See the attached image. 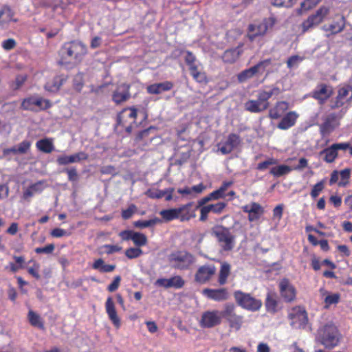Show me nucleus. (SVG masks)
I'll return each mask as SVG.
<instances>
[{
    "label": "nucleus",
    "mask_w": 352,
    "mask_h": 352,
    "mask_svg": "<svg viewBox=\"0 0 352 352\" xmlns=\"http://www.w3.org/2000/svg\"><path fill=\"white\" fill-rule=\"evenodd\" d=\"M278 300L277 294L275 292L270 291L266 294L265 307L267 312L274 314L278 309Z\"/></svg>",
    "instance_id": "30"
},
{
    "label": "nucleus",
    "mask_w": 352,
    "mask_h": 352,
    "mask_svg": "<svg viewBox=\"0 0 352 352\" xmlns=\"http://www.w3.org/2000/svg\"><path fill=\"white\" fill-rule=\"evenodd\" d=\"M340 296L339 294H333L327 295L324 298L325 307H329L331 305L337 304L340 300Z\"/></svg>",
    "instance_id": "57"
},
{
    "label": "nucleus",
    "mask_w": 352,
    "mask_h": 352,
    "mask_svg": "<svg viewBox=\"0 0 352 352\" xmlns=\"http://www.w3.org/2000/svg\"><path fill=\"white\" fill-rule=\"evenodd\" d=\"M278 289L280 295L285 302H292L296 299V289L288 278H284L280 280Z\"/></svg>",
    "instance_id": "12"
},
{
    "label": "nucleus",
    "mask_w": 352,
    "mask_h": 352,
    "mask_svg": "<svg viewBox=\"0 0 352 352\" xmlns=\"http://www.w3.org/2000/svg\"><path fill=\"white\" fill-rule=\"evenodd\" d=\"M221 248L224 251H231L235 245V236L230 232V228L221 224L214 225L210 230Z\"/></svg>",
    "instance_id": "4"
},
{
    "label": "nucleus",
    "mask_w": 352,
    "mask_h": 352,
    "mask_svg": "<svg viewBox=\"0 0 352 352\" xmlns=\"http://www.w3.org/2000/svg\"><path fill=\"white\" fill-rule=\"evenodd\" d=\"M31 146V142L28 140H23L19 143L17 147L18 154H25L30 150Z\"/></svg>",
    "instance_id": "58"
},
{
    "label": "nucleus",
    "mask_w": 352,
    "mask_h": 352,
    "mask_svg": "<svg viewBox=\"0 0 352 352\" xmlns=\"http://www.w3.org/2000/svg\"><path fill=\"white\" fill-rule=\"evenodd\" d=\"M244 107L246 111L251 113H260L267 109V104H263L258 99L248 100Z\"/></svg>",
    "instance_id": "38"
},
{
    "label": "nucleus",
    "mask_w": 352,
    "mask_h": 352,
    "mask_svg": "<svg viewBox=\"0 0 352 352\" xmlns=\"http://www.w3.org/2000/svg\"><path fill=\"white\" fill-rule=\"evenodd\" d=\"M173 188H166L165 190H160L157 188H150L145 192L146 195L151 199H161L165 197L166 201L173 199Z\"/></svg>",
    "instance_id": "28"
},
{
    "label": "nucleus",
    "mask_w": 352,
    "mask_h": 352,
    "mask_svg": "<svg viewBox=\"0 0 352 352\" xmlns=\"http://www.w3.org/2000/svg\"><path fill=\"white\" fill-rule=\"evenodd\" d=\"M143 254L140 248H129L125 251V256L129 259H133L140 257Z\"/></svg>",
    "instance_id": "53"
},
{
    "label": "nucleus",
    "mask_w": 352,
    "mask_h": 352,
    "mask_svg": "<svg viewBox=\"0 0 352 352\" xmlns=\"http://www.w3.org/2000/svg\"><path fill=\"white\" fill-rule=\"evenodd\" d=\"M333 88L324 83L319 84L311 93V97L318 100L320 104H323L332 96Z\"/></svg>",
    "instance_id": "19"
},
{
    "label": "nucleus",
    "mask_w": 352,
    "mask_h": 352,
    "mask_svg": "<svg viewBox=\"0 0 352 352\" xmlns=\"http://www.w3.org/2000/svg\"><path fill=\"white\" fill-rule=\"evenodd\" d=\"M217 268L214 264H205L199 266L195 274V281L204 285L210 282L216 274Z\"/></svg>",
    "instance_id": "11"
},
{
    "label": "nucleus",
    "mask_w": 352,
    "mask_h": 352,
    "mask_svg": "<svg viewBox=\"0 0 352 352\" xmlns=\"http://www.w3.org/2000/svg\"><path fill=\"white\" fill-rule=\"evenodd\" d=\"M271 63V59H265L258 62L256 65L249 69H245L238 75L239 82H244L246 80L252 78L258 73L263 74L267 66Z\"/></svg>",
    "instance_id": "14"
},
{
    "label": "nucleus",
    "mask_w": 352,
    "mask_h": 352,
    "mask_svg": "<svg viewBox=\"0 0 352 352\" xmlns=\"http://www.w3.org/2000/svg\"><path fill=\"white\" fill-rule=\"evenodd\" d=\"M40 265L36 262H34L33 265L28 268V272L36 280L41 278V276L38 274Z\"/></svg>",
    "instance_id": "62"
},
{
    "label": "nucleus",
    "mask_w": 352,
    "mask_h": 352,
    "mask_svg": "<svg viewBox=\"0 0 352 352\" xmlns=\"http://www.w3.org/2000/svg\"><path fill=\"white\" fill-rule=\"evenodd\" d=\"M329 12V8L325 6H322L318 9L314 14H311L302 23V32L305 33L321 23L324 17L328 14Z\"/></svg>",
    "instance_id": "9"
},
{
    "label": "nucleus",
    "mask_w": 352,
    "mask_h": 352,
    "mask_svg": "<svg viewBox=\"0 0 352 352\" xmlns=\"http://www.w3.org/2000/svg\"><path fill=\"white\" fill-rule=\"evenodd\" d=\"M340 176V181L338 182L339 186H346L349 182L351 177V169L349 168H344L339 173Z\"/></svg>",
    "instance_id": "49"
},
{
    "label": "nucleus",
    "mask_w": 352,
    "mask_h": 352,
    "mask_svg": "<svg viewBox=\"0 0 352 352\" xmlns=\"http://www.w3.org/2000/svg\"><path fill=\"white\" fill-rule=\"evenodd\" d=\"M92 268L102 273L111 272L116 269L115 265L105 264L102 258H98L94 261Z\"/></svg>",
    "instance_id": "41"
},
{
    "label": "nucleus",
    "mask_w": 352,
    "mask_h": 352,
    "mask_svg": "<svg viewBox=\"0 0 352 352\" xmlns=\"http://www.w3.org/2000/svg\"><path fill=\"white\" fill-rule=\"evenodd\" d=\"M184 60L186 65L188 66V69L192 68V67H195L197 65L196 64L197 58L196 56L192 54V52L190 51L186 52V56L184 57Z\"/></svg>",
    "instance_id": "54"
},
{
    "label": "nucleus",
    "mask_w": 352,
    "mask_h": 352,
    "mask_svg": "<svg viewBox=\"0 0 352 352\" xmlns=\"http://www.w3.org/2000/svg\"><path fill=\"white\" fill-rule=\"evenodd\" d=\"M28 319L30 324L34 327L40 329H44V322L41 317L32 310H30L28 314Z\"/></svg>",
    "instance_id": "42"
},
{
    "label": "nucleus",
    "mask_w": 352,
    "mask_h": 352,
    "mask_svg": "<svg viewBox=\"0 0 352 352\" xmlns=\"http://www.w3.org/2000/svg\"><path fill=\"white\" fill-rule=\"evenodd\" d=\"M242 210L248 214V220L250 222L258 220L264 213L263 208L256 202H252L250 205L243 206Z\"/></svg>",
    "instance_id": "23"
},
{
    "label": "nucleus",
    "mask_w": 352,
    "mask_h": 352,
    "mask_svg": "<svg viewBox=\"0 0 352 352\" xmlns=\"http://www.w3.org/2000/svg\"><path fill=\"white\" fill-rule=\"evenodd\" d=\"M280 93V90L278 87H273L269 91L261 90L258 93V100L263 104H267V108L268 109L270 103L268 100L273 95H278Z\"/></svg>",
    "instance_id": "36"
},
{
    "label": "nucleus",
    "mask_w": 352,
    "mask_h": 352,
    "mask_svg": "<svg viewBox=\"0 0 352 352\" xmlns=\"http://www.w3.org/2000/svg\"><path fill=\"white\" fill-rule=\"evenodd\" d=\"M272 19H265L258 24H250L248 28V38L250 41H254L257 37L263 36L269 28L268 21Z\"/></svg>",
    "instance_id": "17"
},
{
    "label": "nucleus",
    "mask_w": 352,
    "mask_h": 352,
    "mask_svg": "<svg viewBox=\"0 0 352 352\" xmlns=\"http://www.w3.org/2000/svg\"><path fill=\"white\" fill-rule=\"evenodd\" d=\"M231 274V266L227 262H223L218 274L217 282L219 285H225L228 283V278Z\"/></svg>",
    "instance_id": "37"
},
{
    "label": "nucleus",
    "mask_w": 352,
    "mask_h": 352,
    "mask_svg": "<svg viewBox=\"0 0 352 352\" xmlns=\"http://www.w3.org/2000/svg\"><path fill=\"white\" fill-rule=\"evenodd\" d=\"M226 207L225 202H218L217 204H208L200 208L199 221L205 222L208 220V214L212 212L214 214H219Z\"/></svg>",
    "instance_id": "21"
},
{
    "label": "nucleus",
    "mask_w": 352,
    "mask_h": 352,
    "mask_svg": "<svg viewBox=\"0 0 352 352\" xmlns=\"http://www.w3.org/2000/svg\"><path fill=\"white\" fill-rule=\"evenodd\" d=\"M324 184L325 182L322 179L314 185L310 192V195L313 199H316L318 197L320 193L324 190Z\"/></svg>",
    "instance_id": "52"
},
{
    "label": "nucleus",
    "mask_w": 352,
    "mask_h": 352,
    "mask_svg": "<svg viewBox=\"0 0 352 352\" xmlns=\"http://www.w3.org/2000/svg\"><path fill=\"white\" fill-rule=\"evenodd\" d=\"M304 60V57L298 55H293L290 56L287 60V66L289 69L297 66L300 62Z\"/></svg>",
    "instance_id": "56"
},
{
    "label": "nucleus",
    "mask_w": 352,
    "mask_h": 352,
    "mask_svg": "<svg viewBox=\"0 0 352 352\" xmlns=\"http://www.w3.org/2000/svg\"><path fill=\"white\" fill-rule=\"evenodd\" d=\"M288 318L291 321L290 325L296 329L305 328L309 320L307 312L302 306L292 308L288 314Z\"/></svg>",
    "instance_id": "7"
},
{
    "label": "nucleus",
    "mask_w": 352,
    "mask_h": 352,
    "mask_svg": "<svg viewBox=\"0 0 352 352\" xmlns=\"http://www.w3.org/2000/svg\"><path fill=\"white\" fill-rule=\"evenodd\" d=\"M185 281L180 276H175L170 278H158L155 285L160 287H163L164 288H171L173 287L175 289H180L184 286Z\"/></svg>",
    "instance_id": "24"
},
{
    "label": "nucleus",
    "mask_w": 352,
    "mask_h": 352,
    "mask_svg": "<svg viewBox=\"0 0 352 352\" xmlns=\"http://www.w3.org/2000/svg\"><path fill=\"white\" fill-rule=\"evenodd\" d=\"M132 241L133 243L138 247L146 245L148 243L146 236L143 233L137 232H134L132 237Z\"/></svg>",
    "instance_id": "48"
},
{
    "label": "nucleus",
    "mask_w": 352,
    "mask_h": 352,
    "mask_svg": "<svg viewBox=\"0 0 352 352\" xmlns=\"http://www.w3.org/2000/svg\"><path fill=\"white\" fill-rule=\"evenodd\" d=\"M37 149L45 153H50L54 149V146L52 139L43 138L39 140L36 143Z\"/></svg>",
    "instance_id": "40"
},
{
    "label": "nucleus",
    "mask_w": 352,
    "mask_h": 352,
    "mask_svg": "<svg viewBox=\"0 0 352 352\" xmlns=\"http://www.w3.org/2000/svg\"><path fill=\"white\" fill-rule=\"evenodd\" d=\"M348 147L346 144L335 143L321 151L319 155L323 156V160L325 162L333 163L338 156V151H346Z\"/></svg>",
    "instance_id": "15"
},
{
    "label": "nucleus",
    "mask_w": 352,
    "mask_h": 352,
    "mask_svg": "<svg viewBox=\"0 0 352 352\" xmlns=\"http://www.w3.org/2000/svg\"><path fill=\"white\" fill-rule=\"evenodd\" d=\"M44 181H38L30 185L23 192V199L29 200L35 193H40L44 189Z\"/></svg>",
    "instance_id": "33"
},
{
    "label": "nucleus",
    "mask_w": 352,
    "mask_h": 352,
    "mask_svg": "<svg viewBox=\"0 0 352 352\" xmlns=\"http://www.w3.org/2000/svg\"><path fill=\"white\" fill-rule=\"evenodd\" d=\"M277 164V160L273 157L268 158L264 162H261L257 164L256 169L258 170H265L269 168L270 166L275 165Z\"/></svg>",
    "instance_id": "55"
},
{
    "label": "nucleus",
    "mask_w": 352,
    "mask_h": 352,
    "mask_svg": "<svg viewBox=\"0 0 352 352\" xmlns=\"http://www.w3.org/2000/svg\"><path fill=\"white\" fill-rule=\"evenodd\" d=\"M178 217L180 221H188L195 217V209L192 208V203H188L177 208Z\"/></svg>",
    "instance_id": "31"
},
{
    "label": "nucleus",
    "mask_w": 352,
    "mask_h": 352,
    "mask_svg": "<svg viewBox=\"0 0 352 352\" xmlns=\"http://www.w3.org/2000/svg\"><path fill=\"white\" fill-rule=\"evenodd\" d=\"M54 248H55L54 245L51 243V244H48V245H45V247L36 248L34 251L36 254H51L53 252V251L54 250Z\"/></svg>",
    "instance_id": "63"
},
{
    "label": "nucleus",
    "mask_w": 352,
    "mask_h": 352,
    "mask_svg": "<svg viewBox=\"0 0 352 352\" xmlns=\"http://www.w3.org/2000/svg\"><path fill=\"white\" fill-rule=\"evenodd\" d=\"M174 87V83L171 81H164L159 83H153L146 87V91L149 94L158 95L162 92L168 91Z\"/></svg>",
    "instance_id": "29"
},
{
    "label": "nucleus",
    "mask_w": 352,
    "mask_h": 352,
    "mask_svg": "<svg viewBox=\"0 0 352 352\" xmlns=\"http://www.w3.org/2000/svg\"><path fill=\"white\" fill-rule=\"evenodd\" d=\"M199 323L202 328H213L221 323V314L219 310L216 309L204 311Z\"/></svg>",
    "instance_id": "13"
},
{
    "label": "nucleus",
    "mask_w": 352,
    "mask_h": 352,
    "mask_svg": "<svg viewBox=\"0 0 352 352\" xmlns=\"http://www.w3.org/2000/svg\"><path fill=\"white\" fill-rule=\"evenodd\" d=\"M190 74L192 76V78L199 83H206L208 82L207 76L204 72H201L199 70L198 65L195 67H192L189 69Z\"/></svg>",
    "instance_id": "44"
},
{
    "label": "nucleus",
    "mask_w": 352,
    "mask_h": 352,
    "mask_svg": "<svg viewBox=\"0 0 352 352\" xmlns=\"http://www.w3.org/2000/svg\"><path fill=\"white\" fill-rule=\"evenodd\" d=\"M234 298L239 306L249 311H258L261 309L263 302L249 293L237 290L234 292Z\"/></svg>",
    "instance_id": "6"
},
{
    "label": "nucleus",
    "mask_w": 352,
    "mask_h": 352,
    "mask_svg": "<svg viewBox=\"0 0 352 352\" xmlns=\"http://www.w3.org/2000/svg\"><path fill=\"white\" fill-rule=\"evenodd\" d=\"M345 28V18L341 16L339 21H333L329 25H324L323 30L331 34H336L341 32Z\"/></svg>",
    "instance_id": "34"
},
{
    "label": "nucleus",
    "mask_w": 352,
    "mask_h": 352,
    "mask_svg": "<svg viewBox=\"0 0 352 352\" xmlns=\"http://www.w3.org/2000/svg\"><path fill=\"white\" fill-rule=\"evenodd\" d=\"M292 170V168L285 164L278 165L277 166L272 167L270 173L274 177H280L283 175H286L289 174Z\"/></svg>",
    "instance_id": "43"
},
{
    "label": "nucleus",
    "mask_w": 352,
    "mask_h": 352,
    "mask_svg": "<svg viewBox=\"0 0 352 352\" xmlns=\"http://www.w3.org/2000/svg\"><path fill=\"white\" fill-rule=\"evenodd\" d=\"M352 102V85L344 84L338 89L337 96L333 100L331 101L330 108L336 109L344 106L345 103H351Z\"/></svg>",
    "instance_id": "10"
},
{
    "label": "nucleus",
    "mask_w": 352,
    "mask_h": 352,
    "mask_svg": "<svg viewBox=\"0 0 352 352\" xmlns=\"http://www.w3.org/2000/svg\"><path fill=\"white\" fill-rule=\"evenodd\" d=\"M138 109L134 107H126L123 109L117 115L116 129L120 133L126 132L131 133L134 126H137L136 119Z\"/></svg>",
    "instance_id": "2"
},
{
    "label": "nucleus",
    "mask_w": 352,
    "mask_h": 352,
    "mask_svg": "<svg viewBox=\"0 0 352 352\" xmlns=\"http://www.w3.org/2000/svg\"><path fill=\"white\" fill-rule=\"evenodd\" d=\"M72 163L80 162L82 160H87L89 157L87 153L80 151L70 155Z\"/></svg>",
    "instance_id": "59"
},
{
    "label": "nucleus",
    "mask_w": 352,
    "mask_h": 352,
    "mask_svg": "<svg viewBox=\"0 0 352 352\" xmlns=\"http://www.w3.org/2000/svg\"><path fill=\"white\" fill-rule=\"evenodd\" d=\"M14 12L9 6H3L0 9V27L6 29L10 23L17 22L18 19L14 17Z\"/></svg>",
    "instance_id": "22"
},
{
    "label": "nucleus",
    "mask_w": 352,
    "mask_h": 352,
    "mask_svg": "<svg viewBox=\"0 0 352 352\" xmlns=\"http://www.w3.org/2000/svg\"><path fill=\"white\" fill-rule=\"evenodd\" d=\"M298 118L299 114L297 112L290 111L283 116L278 123L277 127L281 130H287L296 124Z\"/></svg>",
    "instance_id": "27"
},
{
    "label": "nucleus",
    "mask_w": 352,
    "mask_h": 352,
    "mask_svg": "<svg viewBox=\"0 0 352 352\" xmlns=\"http://www.w3.org/2000/svg\"><path fill=\"white\" fill-rule=\"evenodd\" d=\"M340 338L338 329L332 323L324 324L318 331V340L326 349H332L337 346Z\"/></svg>",
    "instance_id": "3"
},
{
    "label": "nucleus",
    "mask_w": 352,
    "mask_h": 352,
    "mask_svg": "<svg viewBox=\"0 0 352 352\" xmlns=\"http://www.w3.org/2000/svg\"><path fill=\"white\" fill-rule=\"evenodd\" d=\"M105 310L108 315L109 319L111 320L113 326L116 329H119L121 326V320L119 316H118L115 303L112 297L109 296L107 298L105 302Z\"/></svg>",
    "instance_id": "25"
},
{
    "label": "nucleus",
    "mask_w": 352,
    "mask_h": 352,
    "mask_svg": "<svg viewBox=\"0 0 352 352\" xmlns=\"http://www.w3.org/2000/svg\"><path fill=\"white\" fill-rule=\"evenodd\" d=\"M241 143V139L239 135L236 133H230L228 135L226 141L223 143L222 146L219 147V150L223 155L230 153Z\"/></svg>",
    "instance_id": "26"
},
{
    "label": "nucleus",
    "mask_w": 352,
    "mask_h": 352,
    "mask_svg": "<svg viewBox=\"0 0 352 352\" xmlns=\"http://www.w3.org/2000/svg\"><path fill=\"white\" fill-rule=\"evenodd\" d=\"M178 212L177 208L166 209L161 210L160 214L164 221L169 222L174 219H179Z\"/></svg>",
    "instance_id": "45"
},
{
    "label": "nucleus",
    "mask_w": 352,
    "mask_h": 352,
    "mask_svg": "<svg viewBox=\"0 0 352 352\" xmlns=\"http://www.w3.org/2000/svg\"><path fill=\"white\" fill-rule=\"evenodd\" d=\"M288 109L287 102L278 101L269 110V117L273 120L280 118Z\"/></svg>",
    "instance_id": "32"
},
{
    "label": "nucleus",
    "mask_w": 352,
    "mask_h": 352,
    "mask_svg": "<svg viewBox=\"0 0 352 352\" xmlns=\"http://www.w3.org/2000/svg\"><path fill=\"white\" fill-rule=\"evenodd\" d=\"M131 85L129 83H121L117 86L112 94V100L116 104H120L131 98Z\"/></svg>",
    "instance_id": "18"
},
{
    "label": "nucleus",
    "mask_w": 352,
    "mask_h": 352,
    "mask_svg": "<svg viewBox=\"0 0 352 352\" xmlns=\"http://www.w3.org/2000/svg\"><path fill=\"white\" fill-rule=\"evenodd\" d=\"M339 124L337 114L331 113L324 118L323 122L319 126L320 133L323 136L329 135Z\"/></svg>",
    "instance_id": "20"
},
{
    "label": "nucleus",
    "mask_w": 352,
    "mask_h": 352,
    "mask_svg": "<svg viewBox=\"0 0 352 352\" xmlns=\"http://www.w3.org/2000/svg\"><path fill=\"white\" fill-rule=\"evenodd\" d=\"M235 306L233 303H226L224 305V309L223 311H220L221 314V319L225 318L228 320V318L232 317L235 315L236 313L234 311Z\"/></svg>",
    "instance_id": "51"
},
{
    "label": "nucleus",
    "mask_w": 352,
    "mask_h": 352,
    "mask_svg": "<svg viewBox=\"0 0 352 352\" xmlns=\"http://www.w3.org/2000/svg\"><path fill=\"white\" fill-rule=\"evenodd\" d=\"M240 52L237 48H232L226 50L221 56V59L224 63H234L239 57Z\"/></svg>",
    "instance_id": "39"
},
{
    "label": "nucleus",
    "mask_w": 352,
    "mask_h": 352,
    "mask_svg": "<svg viewBox=\"0 0 352 352\" xmlns=\"http://www.w3.org/2000/svg\"><path fill=\"white\" fill-rule=\"evenodd\" d=\"M160 221L157 218H154L149 220H139L134 223V226L139 228H145L152 227L156 225Z\"/></svg>",
    "instance_id": "50"
},
{
    "label": "nucleus",
    "mask_w": 352,
    "mask_h": 352,
    "mask_svg": "<svg viewBox=\"0 0 352 352\" xmlns=\"http://www.w3.org/2000/svg\"><path fill=\"white\" fill-rule=\"evenodd\" d=\"M67 80V76L60 74L56 76L51 82L46 84L45 88L49 91H58Z\"/></svg>",
    "instance_id": "35"
},
{
    "label": "nucleus",
    "mask_w": 352,
    "mask_h": 352,
    "mask_svg": "<svg viewBox=\"0 0 352 352\" xmlns=\"http://www.w3.org/2000/svg\"><path fill=\"white\" fill-rule=\"evenodd\" d=\"M87 54V45L82 41L74 40L65 42L58 51V64L74 66L80 64Z\"/></svg>",
    "instance_id": "1"
},
{
    "label": "nucleus",
    "mask_w": 352,
    "mask_h": 352,
    "mask_svg": "<svg viewBox=\"0 0 352 352\" xmlns=\"http://www.w3.org/2000/svg\"><path fill=\"white\" fill-rule=\"evenodd\" d=\"M296 0H272V4L277 7H292Z\"/></svg>",
    "instance_id": "60"
},
{
    "label": "nucleus",
    "mask_w": 352,
    "mask_h": 352,
    "mask_svg": "<svg viewBox=\"0 0 352 352\" xmlns=\"http://www.w3.org/2000/svg\"><path fill=\"white\" fill-rule=\"evenodd\" d=\"M50 235L54 238H60L65 236H69L70 232H68L64 229L56 228L51 230Z\"/></svg>",
    "instance_id": "61"
},
{
    "label": "nucleus",
    "mask_w": 352,
    "mask_h": 352,
    "mask_svg": "<svg viewBox=\"0 0 352 352\" xmlns=\"http://www.w3.org/2000/svg\"><path fill=\"white\" fill-rule=\"evenodd\" d=\"M230 328H233L236 331L239 330L243 324V318L242 316L237 315L236 314L232 317L228 318L226 320Z\"/></svg>",
    "instance_id": "46"
},
{
    "label": "nucleus",
    "mask_w": 352,
    "mask_h": 352,
    "mask_svg": "<svg viewBox=\"0 0 352 352\" xmlns=\"http://www.w3.org/2000/svg\"><path fill=\"white\" fill-rule=\"evenodd\" d=\"M28 79L26 74H19L16 76L14 81L10 83V87L13 91L19 90Z\"/></svg>",
    "instance_id": "47"
},
{
    "label": "nucleus",
    "mask_w": 352,
    "mask_h": 352,
    "mask_svg": "<svg viewBox=\"0 0 352 352\" xmlns=\"http://www.w3.org/2000/svg\"><path fill=\"white\" fill-rule=\"evenodd\" d=\"M16 45V43L14 38H8L4 40L2 43V47L7 51L14 49Z\"/></svg>",
    "instance_id": "64"
},
{
    "label": "nucleus",
    "mask_w": 352,
    "mask_h": 352,
    "mask_svg": "<svg viewBox=\"0 0 352 352\" xmlns=\"http://www.w3.org/2000/svg\"><path fill=\"white\" fill-rule=\"evenodd\" d=\"M201 294L208 299L216 301H226L230 298V293L226 287H219L217 289L205 288Z\"/></svg>",
    "instance_id": "16"
},
{
    "label": "nucleus",
    "mask_w": 352,
    "mask_h": 352,
    "mask_svg": "<svg viewBox=\"0 0 352 352\" xmlns=\"http://www.w3.org/2000/svg\"><path fill=\"white\" fill-rule=\"evenodd\" d=\"M52 106L50 101L38 96H30L24 98L21 103V109L25 111H36L46 110Z\"/></svg>",
    "instance_id": "8"
},
{
    "label": "nucleus",
    "mask_w": 352,
    "mask_h": 352,
    "mask_svg": "<svg viewBox=\"0 0 352 352\" xmlns=\"http://www.w3.org/2000/svg\"><path fill=\"white\" fill-rule=\"evenodd\" d=\"M169 263L175 269L179 270H188L195 262V257L186 250H178L172 252L168 256Z\"/></svg>",
    "instance_id": "5"
}]
</instances>
